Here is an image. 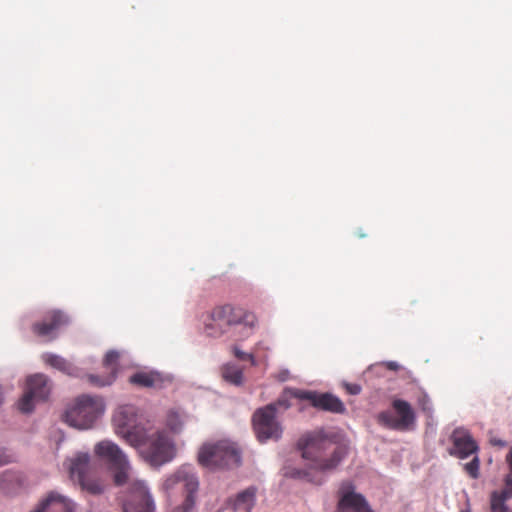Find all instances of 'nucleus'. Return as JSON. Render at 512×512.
I'll list each match as a JSON object with an SVG mask.
<instances>
[{
	"mask_svg": "<svg viewBox=\"0 0 512 512\" xmlns=\"http://www.w3.org/2000/svg\"><path fill=\"white\" fill-rule=\"evenodd\" d=\"M95 455L113 472V480L117 486L129 483L127 499L123 503V512H153L154 501L143 481H131V465L120 447L109 440L97 443Z\"/></svg>",
	"mask_w": 512,
	"mask_h": 512,
	"instance_id": "obj_1",
	"label": "nucleus"
},
{
	"mask_svg": "<svg viewBox=\"0 0 512 512\" xmlns=\"http://www.w3.org/2000/svg\"><path fill=\"white\" fill-rule=\"evenodd\" d=\"M121 414L122 412L114 418L118 426L117 434L122 435L127 443L135 447L149 465L160 467L175 458L177 448L167 431L143 426H135L132 429L124 430L127 424L120 419Z\"/></svg>",
	"mask_w": 512,
	"mask_h": 512,
	"instance_id": "obj_2",
	"label": "nucleus"
},
{
	"mask_svg": "<svg viewBox=\"0 0 512 512\" xmlns=\"http://www.w3.org/2000/svg\"><path fill=\"white\" fill-rule=\"evenodd\" d=\"M297 446L310 468L322 473L334 471L347 455L346 447L336 441V436L323 430L304 434Z\"/></svg>",
	"mask_w": 512,
	"mask_h": 512,
	"instance_id": "obj_3",
	"label": "nucleus"
},
{
	"mask_svg": "<svg viewBox=\"0 0 512 512\" xmlns=\"http://www.w3.org/2000/svg\"><path fill=\"white\" fill-rule=\"evenodd\" d=\"M254 314L230 304L214 307L204 319V333L212 338L231 334L233 340L247 338L256 326Z\"/></svg>",
	"mask_w": 512,
	"mask_h": 512,
	"instance_id": "obj_4",
	"label": "nucleus"
},
{
	"mask_svg": "<svg viewBox=\"0 0 512 512\" xmlns=\"http://www.w3.org/2000/svg\"><path fill=\"white\" fill-rule=\"evenodd\" d=\"M181 486L185 497L181 504L173 508V512H193L196 505V494L199 489L198 477L191 465H182L162 482V490L170 493Z\"/></svg>",
	"mask_w": 512,
	"mask_h": 512,
	"instance_id": "obj_5",
	"label": "nucleus"
},
{
	"mask_svg": "<svg viewBox=\"0 0 512 512\" xmlns=\"http://www.w3.org/2000/svg\"><path fill=\"white\" fill-rule=\"evenodd\" d=\"M198 462L208 469L232 468L240 465L241 455L235 443L220 440L203 444L198 452Z\"/></svg>",
	"mask_w": 512,
	"mask_h": 512,
	"instance_id": "obj_6",
	"label": "nucleus"
},
{
	"mask_svg": "<svg viewBox=\"0 0 512 512\" xmlns=\"http://www.w3.org/2000/svg\"><path fill=\"white\" fill-rule=\"evenodd\" d=\"M103 412L104 404L101 398L83 395L78 397L75 404L66 410L64 421L77 429H89Z\"/></svg>",
	"mask_w": 512,
	"mask_h": 512,
	"instance_id": "obj_7",
	"label": "nucleus"
},
{
	"mask_svg": "<svg viewBox=\"0 0 512 512\" xmlns=\"http://www.w3.org/2000/svg\"><path fill=\"white\" fill-rule=\"evenodd\" d=\"M252 426L256 438L261 443L280 439L283 428L277 420L276 405L268 404L258 408L252 416Z\"/></svg>",
	"mask_w": 512,
	"mask_h": 512,
	"instance_id": "obj_8",
	"label": "nucleus"
},
{
	"mask_svg": "<svg viewBox=\"0 0 512 512\" xmlns=\"http://www.w3.org/2000/svg\"><path fill=\"white\" fill-rule=\"evenodd\" d=\"M90 456L88 453H78L70 460L69 472L74 482H77L82 490L90 494L98 495L104 492L105 484L98 478L90 475Z\"/></svg>",
	"mask_w": 512,
	"mask_h": 512,
	"instance_id": "obj_9",
	"label": "nucleus"
},
{
	"mask_svg": "<svg viewBox=\"0 0 512 512\" xmlns=\"http://www.w3.org/2000/svg\"><path fill=\"white\" fill-rule=\"evenodd\" d=\"M392 407L397 417L389 411H382L377 415V423L390 430L404 431L415 422V414L409 402L401 399H394Z\"/></svg>",
	"mask_w": 512,
	"mask_h": 512,
	"instance_id": "obj_10",
	"label": "nucleus"
},
{
	"mask_svg": "<svg viewBox=\"0 0 512 512\" xmlns=\"http://www.w3.org/2000/svg\"><path fill=\"white\" fill-rule=\"evenodd\" d=\"M51 392V383L47 376L35 374L27 378L26 390L19 400L18 407L23 413H29L34 408V403L44 401Z\"/></svg>",
	"mask_w": 512,
	"mask_h": 512,
	"instance_id": "obj_11",
	"label": "nucleus"
},
{
	"mask_svg": "<svg viewBox=\"0 0 512 512\" xmlns=\"http://www.w3.org/2000/svg\"><path fill=\"white\" fill-rule=\"evenodd\" d=\"M69 324V317L60 310L48 311L42 320L32 324L31 330L35 336L45 342L54 340L59 331Z\"/></svg>",
	"mask_w": 512,
	"mask_h": 512,
	"instance_id": "obj_12",
	"label": "nucleus"
},
{
	"mask_svg": "<svg viewBox=\"0 0 512 512\" xmlns=\"http://www.w3.org/2000/svg\"><path fill=\"white\" fill-rule=\"evenodd\" d=\"M337 512H374L365 497L355 492L350 481H345L338 490Z\"/></svg>",
	"mask_w": 512,
	"mask_h": 512,
	"instance_id": "obj_13",
	"label": "nucleus"
},
{
	"mask_svg": "<svg viewBox=\"0 0 512 512\" xmlns=\"http://www.w3.org/2000/svg\"><path fill=\"white\" fill-rule=\"evenodd\" d=\"M452 447L449 454L460 459H465L476 454L478 446L470 432L464 428H456L450 436Z\"/></svg>",
	"mask_w": 512,
	"mask_h": 512,
	"instance_id": "obj_14",
	"label": "nucleus"
},
{
	"mask_svg": "<svg viewBox=\"0 0 512 512\" xmlns=\"http://www.w3.org/2000/svg\"><path fill=\"white\" fill-rule=\"evenodd\" d=\"M119 359V353L116 351H109L104 357L103 364L110 370V374L106 377H100L97 375H88V381L95 386L103 387L112 384L115 378V371Z\"/></svg>",
	"mask_w": 512,
	"mask_h": 512,
	"instance_id": "obj_15",
	"label": "nucleus"
},
{
	"mask_svg": "<svg viewBox=\"0 0 512 512\" xmlns=\"http://www.w3.org/2000/svg\"><path fill=\"white\" fill-rule=\"evenodd\" d=\"M257 489L248 487L229 500L230 507L235 512H251L256 503Z\"/></svg>",
	"mask_w": 512,
	"mask_h": 512,
	"instance_id": "obj_16",
	"label": "nucleus"
},
{
	"mask_svg": "<svg viewBox=\"0 0 512 512\" xmlns=\"http://www.w3.org/2000/svg\"><path fill=\"white\" fill-rule=\"evenodd\" d=\"M168 381L164 376L158 372H137L130 377V382L134 385L161 389L164 387L165 382Z\"/></svg>",
	"mask_w": 512,
	"mask_h": 512,
	"instance_id": "obj_17",
	"label": "nucleus"
},
{
	"mask_svg": "<svg viewBox=\"0 0 512 512\" xmlns=\"http://www.w3.org/2000/svg\"><path fill=\"white\" fill-rule=\"evenodd\" d=\"M314 407L332 413H344L346 410L343 402L330 393H318Z\"/></svg>",
	"mask_w": 512,
	"mask_h": 512,
	"instance_id": "obj_18",
	"label": "nucleus"
},
{
	"mask_svg": "<svg viewBox=\"0 0 512 512\" xmlns=\"http://www.w3.org/2000/svg\"><path fill=\"white\" fill-rule=\"evenodd\" d=\"M43 359L46 364L66 374L72 375L75 370L70 362L59 355L47 353L43 356Z\"/></svg>",
	"mask_w": 512,
	"mask_h": 512,
	"instance_id": "obj_19",
	"label": "nucleus"
},
{
	"mask_svg": "<svg viewBox=\"0 0 512 512\" xmlns=\"http://www.w3.org/2000/svg\"><path fill=\"white\" fill-rule=\"evenodd\" d=\"M222 377L231 384L240 385L243 382V371L234 364H226L222 367Z\"/></svg>",
	"mask_w": 512,
	"mask_h": 512,
	"instance_id": "obj_20",
	"label": "nucleus"
},
{
	"mask_svg": "<svg viewBox=\"0 0 512 512\" xmlns=\"http://www.w3.org/2000/svg\"><path fill=\"white\" fill-rule=\"evenodd\" d=\"M166 425L172 432H180L183 426V415L177 410H169L166 416Z\"/></svg>",
	"mask_w": 512,
	"mask_h": 512,
	"instance_id": "obj_21",
	"label": "nucleus"
},
{
	"mask_svg": "<svg viewBox=\"0 0 512 512\" xmlns=\"http://www.w3.org/2000/svg\"><path fill=\"white\" fill-rule=\"evenodd\" d=\"M510 499V497L506 496L502 492H493L491 494V512H508L507 506L505 505V502Z\"/></svg>",
	"mask_w": 512,
	"mask_h": 512,
	"instance_id": "obj_22",
	"label": "nucleus"
},
{
	"mask_svg": "<svg viewBox=\"0 0 512 512\" xmlns=\"http://www.w3.org/2000/svg\"><path fill=\"white\" fill-rule=\"evenodd\" d=\"M290 476L293 478H298L305 480L307 482L314 483L316 485H321L324 482V479L320 476H314L311 471L306 469H293L290 472Z\"/></svg>",
	"mask_w": 512,
	"mask_h": 512,
	"instance_id": "obj_23",
	"label": "nucleus"
},
{
	"mask_svg": "<svg viewBox=\"0 0 512 512\" xmlns=\"http://www.w3.org/2000/svg\"><path fill=\"white\" fill-rule=\"evenodd\" d=\"M290 395L294 398L300 399V400H307L311 403V405L314 407L316 398H317V392L314 391H305V390H299V389H293L290 390Z\"/></svg>",
	"mask_w": 512,
	"mask_h": 512,
	"instance_id": "obj_24",
	"label": "nucleus"
},
{
	"mask_svg": "<svg viewBox=\"0 0 512 512\" xmlns=\"http://www.w3.org/2000/svg\"><path fill=\"white\" fill-rule=\"evenodd\" d=\"M479 467V458L477 456H474L470 462L464 465V470L471 478L477 479L479 477Z\"/></svg>",
	"mask_w": 512,
	"mask_h": 512,
	"instance_id": "obj_25",
	"label": "nucleus"
},
{
	"mask_svg": "<svg viewBox=\"0 0 512 512\" xmlns=\"http://www.w3.org/2000/svg\"><path fill=\"white\" fill-rule=\"evenodd\" d=\"M417 403L424 413L428 415L432 413V403L429 396L426 393L423 392L419 395V397L417 398Z\"/></svg>",
	"mask_w": 512,
	"mask_h": 512,
	"instance_id": "obj_26",
	"label": "nucleus"
},
{
	"mask_svg": "<svg viewBox=\"0 0 512 512\" xmlns=\"http://www.w3.org/2000/svg\"><path fill=\"white\" fill-rule=\"evenodd\" d=\"M232 352L237 359L241 361H250L252 365H256V360L253 353H246L236 345L232 347Z\"/></svg>",
	"mask_w": 512,
	"mask_h": 512,
	"instance_id": "obj_27",
	"label": "nucleus"
},
{
	"mask_svg": "<svg viewBox=\"0 0 512 512\" xmlns=\"http://www.w3.org/2000/svg\"><path fill=\"white\" fill-rule=\"evenodd\" d=\"M503 494H505L506 496L512 498V475H508L506 480H505V487L504 489L501 491Z\"/></svg>",
	"mask_w": 512,
	"mask_h": 512,
	"instance_id": "obj_28",
	"label": "nucleus"
},
{
	"mask_svg": "<svg viewBox=\"0 0 512 512\" xmlns=\"http://www.w3.org/2000/svg\"><path fill=\"white\" fill-rule=\"evenodd\" d=\"M13 461V456L0 449V467Z\"/></svg>",
	"mask_w": 512,
	"mask_h": 512,
	"instance_id": "obj_29",
	"label": "nucleus"
},
{
	"mask_svg": "<svg viewBox=\"0 0 512 512\" xmlns=\"http://www.w3.org/2000/svg\"><path fill=\"white\" fill-rule=\"evenodd\" d=\"M273 404L276 405V410L278 408H283L284 410L288 409L291 404L289 402V400L287 398H284V397H281L279 398L276 402H274Z\"/></svg>",
	"mask_w": 512,
	"mask_h": 512,
	"instance_id": "obj_30",
	"label": "nucleus"
},
{
	"mask_svg": "<svg viewBox=\"0 0 512 512\" xmlns=\"http://www.w3.org/2000/svg\"><path fill=\"white\" fill-rule=\"evenodd\" d=\"M346 389L351 395H357L361 392V387L358 384H347Z\"/></svg>",
	"mask_w": 512,
	"mask_h": 512,
	"instance_id": "obj_31",
	"label": "nucleus"
},
{
	"mask_svg": "<svg viewBox=\"0 0 512 512\" xmlns=\"http://www.w3.org/2000/svg\"><path fill=\"white\" fill-rule=\"evenodd\" d=\"M385 366L391 371H397L400 369V365L395 361H388L385 363Z\"/></svg>",
	"mask_w": 512,
	"mask_h": 512,
	"instance_id": "obj_32",
	"label": "nucleus"
},
{
	"mask_svg": "<svg viewBox=\"0 0 512 512\" xmlns=\"http://www.w3.org/2000/svg\"><path fill=\"white\" fill-rule=\"evenodd\" d=\"M506 460L509 465L510 474L512 475V449L510 450L509 454L507 455Z\"/></svg>",
	"mask_w": 512,
	"mask_h": 512,
	"instance_id": "obj_33",
	"label": "nucleus"
},
{
	"mask_svg": "<svg viewBox=\"0 0 512 512\" xmlns=\"http://www.w3.org/2000/svg\"><path fill=\"white\" fill-rule=\"evenodd\" d=\"M492 443L494 445H498V446H504V442L501 441V440H492Z\"/></svg>",
	"mask_w": 512,
	"mask_h": 512,
	"instance_id": "obj_34",
	"label": "nucleus"
},
{
	"mask_svg": "<svg viewBox=\"0 0 512 512\" xmlns=\"http://www.w3.org/2000/svg\"><path fill=\"white\" fill-rule=\"evenodd\" d=\"M460 512H470V509L467 508V509L461 510Z\"/></svg>",
	"mask_w": 512,
	"mask_h": 512,
	"instance_id": "obj_35",
	"label": "nucleus"
}]
</instances>
